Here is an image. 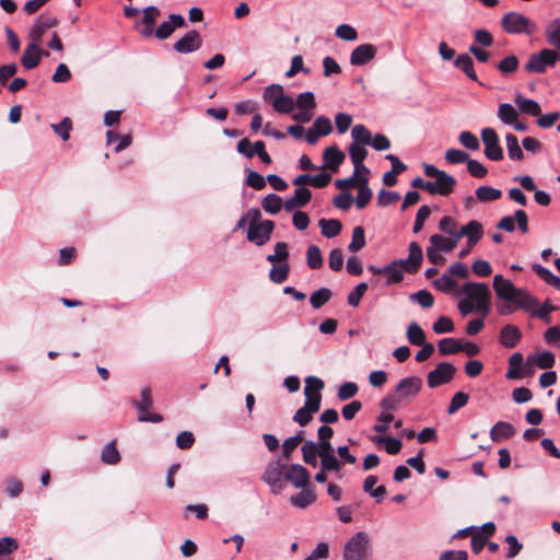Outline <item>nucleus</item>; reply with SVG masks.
<instances>
[{
	"mask_svg": "<svg viewBox=\"0 0 560 560\" xmlns=\"http://www.w3.org/2000/svg\"><path fill=\"white\" fill-rule=\"evenodd\" d=\"M325 166L331 172H337L346 155L336 145L328 147L323 154Z\"/></svg>",
	"mask_w": 560,
	"mask_h": 560,
	"instance_id": "29",
	"label": "nucleus"
},
{
	"mask_svg": "<svg viewBox=\"0 0 560 560\" xmlns=\"http://www.w3.org/2000/svg\"><path fill=\"white\" fill-rule=\"evenodd\" d=\"M410 301L420 304L424 308H429L434 303L433 295L425 289L419 290L409 296Z\"/></svg>",
	"mask_w": 560,
	"mask_h": 560,
	"instance_id": "60",
	"label": "nucleus"
},
{
	"mask_svg": "<svg viewBox=\"0 0 560 560\" xmlns=\"http://www.w3.org/2000/svg\"><path fill=\"white\" fill-rule=\"evenodd\" d=\"M423 259V253L420 245L411 242L409 245V255L405 259H395L394 261H401V271L413 273L417 272Z\"/></svg>",
	"mask_w": 560,
	"mask_h": 560,
	"instance_id": "19",
	"label": "nucleus"
},
{
	"mask_svg": "<svg viewBox=\"0 0 560 560\" xmlns=\"http://www.w3.org/2000/svg\"><path fill=\"white\" fill-rule=\"evenodd\" d=\"M515 222L517 223L518 230L522 233H527L529 231L528 217H527L526 212L522 209L516 210L514 212V215L503 217L498 222L497 228L511 233L515 230Z\"/></svg>",
	"mask_w": 560,
	"mask_h": 560,
	"instance_id": "16",
	"label": "nucleus"
},
{
	"mask_svg": "<svg viewBox=\"0 0 560 560\" xmlns=\"http://www.w3.org/2000/svg\"><path fill=\"white\" fill-rule=\"evenodd\" d=\"M143 16L141 21L136 24L135 28L143 37H152L153 31L155 30L156 20L161 14V11L155 5H149L142 10Z\"/></svg>",
	"mask_w": 560,
	"mask_h": 560,
	"instance_id": "12",
	"label": "nucleus"
},
{
	"mask_svg": "<svg viewBox=\"0 0 560 560\" xmlns=\"http://www.w3.org/2000/svg\"><path fill=\"white\" fill-rule=\"evenodd\" d=\"M352 143L369 144L372 133L364 125H355L351 130Z\"/></svg>",
	"mask_w": 560,
	"mask_h": 560,
	"instance_id": "55",
	"label": "nucleus"
},
{
	"mask_svg": "<svg viewBox=\"0 0 560 560\" xmlns=\"http://www.w3.org/2000/svg\"><path fill=\"white\" fill-rule=\"evenodd\" d=\"M376 52L377 49L374 45L361 44L351 51L350 63L357 67L365 66L375 58Z\"/></svg>",
	"mask_w": 560,
	"mask_h": 560,
	"instance_id": "20",
	"label": "nucleus"
},
{
	"mask_svg": "<svg viewBox=\"0 0 560 560\" xmlns=\"http://www.w3.org/2000/svg\"><path fill=\"white\" fill-rule=\"evenodd\" d=\"M372 545L365 532H357L343 545L342 560H370Z\"/></svg>",
	"mask_w": 560,
	"mask_h": 560,
	"instance_id": "2",
	"label": "nucleus"
},
{
	"mask_svg": "<svg viewBox=\"0 0 560 560\" xmlns=\"http://www.w3.org/2000/svg\"><path fill=\"white\" fill-rule=\"evenodd\" d=\"M284 471L285 464H282L280 459H275L267 465L262 474V480L270 487L271 492L276 495L280 494L285 488Z\"/></svg>",
	"mask_w": 560,
	"mask_h": 560,
	"instance_id": "5",
	"label": "nucleus"
},
{
	"mask_svg": "<svg viewBox=\"0 0 560 560\" xmlns=\"http://www.w3.org/2000/svg\"><path fill=\"white\" fill-rule=\"evenodd\" d=\"M303 431H299L295 435L285 439L282 443V456L285 459H289L291 453L298 447V445L303 441Z\"/></svg>",
	"mask_w": 560,
	"mask_h": 560,
	"instance_id": "50",
	"label": "nucleus"
},
{
	"mask_svg": "<svg viewBox=\"0 0 560 560\" xmlns=\"http://www.w3.org/2000/svg\"><path fill=\"white\" fill-rule=\"evenodd\" d=\"M514 101L522 113L530 115L533 117H537L540 115V105L535 100L525 98L521 94H516Z\"/></svg>",
	"mask_w": 560,
	"mask_h": 560,
	"instance_id": "32",
	"label": "nucleus"
},
{
	"mask_svg": "<svg viewBox=\"0 0 560 560\" xmlns=\"http://www.w3.org/2000/svg\"><path fill=\"white\" fill-rule=\"evenodd\" d=\"M505 141L509 158L512 161H522L524 159V153L520 147L516 136L513 133H506Z\"/></svg>",
	"mask_w": 560,
	"mask_h": 560,
	"instance_id": "37",
	"label": "nucleus"
},
{
	"mask_svg": "<svg viewBox=\"0 0 560 560\" xmlns=\"http://www.w3.org/2000/svg\"><path fill=\"white\" fill-rule=\"evenodd\" d=\"M401 261H392L388 265L382 267L383 275L386 277V284L392 285L399 283L404 279V272L401 271Z\"/></svg>",
	"mask_w": 560,
	"mask_h": 560,
	"instance_id": "30",
	"label": "nucleus"
},
{
	"mask_svg": "<svg viewBox=\"0 0 560 560\" xmlns=\"http://www.w3.org/2000/svg\"><path fill=\"white\" fill-rule=\"evenodd\" d=\"M366 144L351 143L349 147V155L354 166V175H358L360 170H363L365 174H369V168L363 164V161L368 156Z\"/></svg>",
	"mask_w": 560,
	"mask_h": 560,
	"instance_id": "27",
	"label": "nucleus"
},
{
	"mask_svg": "<svg viewBox=\"0 0 560 560\" xmlns=\"http://www.w3.org/2000/svg\"><path fill=\"white\" fill-rule=\"evenodd\" d=\"M301 451H302V455H303V460L307 465L316 467L317 466V457H319L318 450L316 447V443L313 441H306L302 445Z\"/></svg>",
	"mask_w": 560,
	"mask_h": 560,
	"instance_id": "42",
	"label": "nucleus"
},
{
	"mask_svg": "<svg viewBox=\"0 0 560 560\" xmlns=\"http://www.w3.org/2000/svg\"><path fill=\"white\" fill-rule=\"evenodd\" d=\"M492 285L497 298L506 302L498 306L499 314L510 315L516 310H523L545 323H550V313L556 310L553 305L546 302L540 306L538 300L526 289L515 287L512 281L504 279L502 275L494 276Z\"/></svg>",
	"mask_w": 560,
	"mask_h": 560,
	"instance_id": "1",
	"label": "nucleus"
},
{
	"mask_svg": "<svg viewBox=\"0 0 560 560\" xmlns=\"http://www.w3.org/2000/svg\"><path fill=\"white\" fill-rule=\"evenodd\" d=\"M407 339L413 346H422L425 342L424 331L416 322L408 326Z\"/></svg>",
	"mask_w": 560,
	"mask_h": 560,
	"instance_id": "44",
	"label": "nucleus"
},
{
	"mask_svg": "<svg viewBox=\"0 0 560 560\" xmlns=\"http://www.w3.org/2000/svg\"><path fill=\"white\" fill-rule=\"evenodd\" d=\"M522 339V331L515 325H505L499 334L500 343L508 349L515 348Z\"/></svg>",
	"mask_w": 560,
	"mask_h": 560,
	"instance_id": "26",
	"label": "nucleus"
},
{
	"mask_svg": "<svg viewBox=\"0 0 560 560\" xmlns=\"http://www.w3.org/2000/svg\"><path fill=\"white\" fill-rule=\"evenodd\" d=\"M481 140L485 144V155L490 161H501L503 159V150L497 131L493 128L486 127L481 130Z\"/></svg>",
	"mask_w": 560,
	"mask_h": 560,
	"instance_id": "9",
	"label": "nucleus"
},
{
	"mask_svg": "<svg viewBox=\"0 0 560 560\" xmlns=\"http://www.w3.org/2000/svg\"><path fill=\"white\" fill-rule=\"evenodd\" d=\"M422 388V380L419 376H407L401 378L395 388V394L402 404L411 402Z\"/></svg>",
	"mask_w": 560,
	"mask_h": 560,
	"instance_id": "8",
	"label": "nucleus"
},
{
	"mask_svg": "<svg viewBox=\"0 0 560 560\" xmlns=\"http://www.w3.org/2000/svg\"><path fill=\"white\" fill-rule=\"evenodd\" d=\"M555 354L548 350L536 353L535 358L532 359V364L534 363L541 370L551 369L555 365Z\"/></svg>",
	"mask_w": 560,
	"mask_h": 560,
	"instance_id": "46",
	"label": "nucleus"
},
{
	"mask_svg": "<svg viewBox=\"0 0 560 560\" xmlns=\"http://www.w3.org/2000/svg\"><path fill=\"white\" fill-rule=\"evenodd\" d=\"M458 141L468 150L476 151L480 147L479 139L470 131H462Z\"/></svg>",
	"mask_w": 560,
	"mask_h": 560,
	"instance_id": "64",
	"label": "nucleus"
},
{
	"mask_svg": "<svg viewBox=\"0 0 560 560\" xmlns=\"http://www.w3.org/2000/svg\"><path fill=\"white\" fill-rule=\"evenodd\" d=\"M462 294H465L466 299L469 301H475L476 311L482 312L485 315L488 313L491 293L486 283L466 282L462 285L460 290L455 293L456 296Z\"/></svg>",
	"mask_w": 560,
	"mask_h": 560,
	"instance_id": "3",
	"label": "nucleus"
},
{
	"mask_svg": "<svg viewBox=\"0 0 560 560\" xmlns=\"http://www.w3.org/2000/svg\"><path fill=\"white\" fill-rule=\"evenodd\" d=\"M517 67H518V59L514 55L503 58L497 66L498 70L502 74L513 73L514 71H516Z\"/></svg>",
	"mask_w": 560,
	"mask_h": 560,
	"instance_id": "63",
	"label": "nucleus"
},
{
	"mask_svg": "<svg viewBox=\"0 0 560 560\" xmlns=\"http://www.w3.org/2000/svg\"><path fill=\"white\" fill-rule=\"evenodd\" d=\"M359 387L354 382H345L341 384L337 392V397L339 400L345 401L358 394Z\"/></svg>",
	"mask_w": 560,
	"mask_h": 560,
	"instance_id": "59",
	"label": "nucleus"
},
{
	"mask_svg": "<svg viewBox=\"0 0 560 560\" xmlns=\"http://www.w3.org/2000/svg\"><path fill=\"white\" fill-rule=\"evenodd\" d=\"M518 117L517 110L513 107V105L509 103L500 104L498 107V118L504 124V125H512L515 122V120Z\"/></svg>",
	"mask_w": 560,
	"mask_h": 560,
	"instance_id": "40",
	"label": "nucleus"
},
{
	"mask_svg": "<svg viewBox=\"0 0 560 560\" xmlns=\"http://www.w3.org/2000/svg\"><path fill=\"white\" fill-rule=\"evenodd\" d=\"M311 474L300 464L285 465L284 482H291L295 488H304L310 485Z\"/></svg>",
	"mask_w": 560,
	"mask_h": 560,
	"instance_id": "17",
	"label": "nucleus"
},
{
	"mask_svg": "<svg viewBox=\"0 0 560 560\" xmlns=\"http://www.w3.org/2000/svg\"><path fill=\"white\" fill-rule=\"evenodd\" d=\"M283 95L284 91L280 84H270L265 88L262 93L265 102L270 103L271 105H273L275 100H279Z\"/></svg>",
	"mask_w": 560,
	"mask_h": 560,
	"instance_id": "62",
	"label": "nucleus"
},
{
	"mask_svg": "<svg viewBox=\"0 0 560 560\" xmlns=\"http://www.w3.org/2000/svg\"><path fill=\"white\" fill-rule=\"evenodd\" d=\"M509 369L505 374L508 380H520L524 376H530L534 371L532 369V357L527 358L524 364V357L521 352H515L509 358Z\"/></svg>",
	"mask_w": 560,
	"mask_h": 560,
	"instance_id": "11",
	"label": "nucleus"
},
{
	"mask_svg": "<svg viewBox=\"0 0 560 560\" xmlns=\"http://www.w3.org/2000/svg\"><path fill=\"white\" fill-rule=\"evenodd\" d=\"M456 185V179L444 171L435 177V186L439 189V195L448 196Z\"/></svg>",
	"mask_w": 560,
	"mask_h": 560,
	"instance_id": "33",
	"label": "nucleus"
},
{
	"mask_svg": "<svg viewBox=\"0 0 560 560\" xmlns=\"http://www.w3.org/2000/svg\"><path fill=\"white\" fill-rule=\"evenodd\" d=\"M560 60V55L549 48L541 49L538 54L529 56L525 70L532 73H545L548 67H553Z\"/></svg>",
	"mask_w": 560,
	"mask_h": 560,
	"instance_id": "6",
	"label": "nucleus"
},
{
	"mask_svg": "<svg viewBox=\"0 0 560 560\" xmlns=\"http://www.w3.org/2000/svg\"><path fill=\"white\" fill-rule=\"evenodd\" d=\"M438 348L442 355L455 354L460 351V341L455 338H443L439 341Z\"/></svg>",
	"mask_w": 560,
	"mask_h": 560,
	"instance_id": "48",
	"label": "nucleus"
},
{
	"mask_svg": "<svg viewBox=\"0 0 560 560\" xmlns=\"http://www.w3.org/2000/svg\"><path fill=\"white\" fill-rule=\"evenodd\" d=\"M324 382L316 376H307L305 380L304 395L305 399H307V395L310 397H314L316 395H320V390L324 388Z\"/></svg>",
	"mask_w": 560,
	"mask_h": 560,
	"instance_id": "51",
	"label": "nucleus"
},
{
	"mask_svg": "<svg viewBox=\"0 0 560 560\" xmlns=\"http://www.w3.org/2000/svg\"><path fill=\"white\" fill-rule=\"evenodd\" d=\"M365 234L364 229L362 226H355L352 231L351 242L348 246V249L351 253H357L361 250L365 246Z\"/></svg>",
	"mask_w": 560,
	"mask_h": 560,
	"instance_id": "49",
	"label": "nucleus"
},
{
	"mask_svg": "<svg viewBox=\"0 0 560 560\" xmlns=\"http://www.w3.org/2000/svg\"><path fill=\"white\" fill-rule=\"evenodd\" d=\"M322 234L327 238L337 236L342 229V225L337 219H320L318 222Z\"/></svg>",
	"mask_w": 560,
	"mask_h": 560,
	"instance_id": "36",
	"label": "nucleus"
},
{
	"mask_svg": "<svg viewBox=\"0 0 560 560\" xmlns=\"http://www.w3.org/2000/svg\"><path fill=\"white\" fill-rule=\"evenodd\" d=\"M282 206L284 207V201L277 194H269L261 201L262 209L269 214H277Z\"/></svg>",
	"mask_w": 560,
	"mask_h": 560,
	"instance_id": "39",
	"label": "nucleus"
},
{
	"mask_svg": "<svg viewBox=\"0 0 560 560\" xmlns=\"http://www.w3.org/2000/svg\"><path fill=\"white\" fill-rule=\"evenodd\" d=\"M294 106H295V103H294L293 98L285 94L283 96H281L279 100H275L273 105H272L273 109L280 114L292 113L294 109Z\"/></svg>",
	"mask_w": 560,
	"mask_h": 560,
	"instance_id": "58",
	"label": "nucleus"
},
{
	"mask_svg": "<svg viewBox=\"0 0 560 560\" xmlns=\"http://www.w3.org/2000/svg\"><path fill=\"white\" fill-rule=\"evenodd\" d=\"M515 433L514 427L510 422L498 421L490 430V438L493 442L510 439Z\"/></svg>",
	"mask_w": 560,
	"mask_h": 560,
	"instance_id": "31",
	"label": "nucleus"
},
{
	"mask_svg": "<svg viewBox=\"0 0 560 560\" xmlns=\"http://www.w3.org/2000/svg\"><path fill=\"white\" fill-rule=\"evenodd\" d=\"M457 243L458 240L445 237L441 234H433L430 237L431 247L443 253L452 252L456 247Z\"/></svg>",
	"mask_w": 560,
	"mask_h": 560,
	"instance_id": "34",
	"label": "nucleus"
},
{
	"mask_svg": "<svg viewBox=\"0 0 560 560\" xmlns=\"http://www.w3.org/2000/svg\"><path fill=\"white\" fill-rule=\"evenodd\" d=\"M51 129L57 133L63 141H67L70 137L72 129V121L69 117H65L59 124H52Z\"/></svg>",
	"mask_w": 560,
	"mask_h": 560,
	"instance_id": "61",
	"label": "nucleus"
},
{
	"mask_svg": "<svg viewBox=\"0 0 560 560\" xmlns=\"http://www.w3.org/2000/svg\"><path fill=\"white\" fill-rule=\"evenodd\" d=\"M503 30L510 34L525 33L533 35L537 31L535 22L517 12H508L501 20Z\"/></svg>",
	"mask_w": 560,
	"mask_h": 560,
	"instance_id": "4",
	"label": "nucleus"
},
{
	"mask_svg": "<svg viewBox=\"0 0 560 560\" xmlns=\"http://www.w3.org/2000/svg\"><path fill=\"white\" fill-rule=\"evenodd\" d=\"M186 25L185 19L183 15L177 13H172L168 15L167 21L161 23L154 31L153 36H155L160 40L167 39L176 28L184 27Z\"/></svg>",
	"mask_w": 560,
	"mask_h": 560,
	"instance_id": "18",
	"label": "nucleus"
},
{
	"mask_svg": "<svg viewBox=\"0 0 560 560\" xmlns=\"http://www.w3.org/2000/svg\"><path fill=\"white\" fill-rule=\"evenodd\" d=\"M373 441L377 444H384L385 451L390 455L398 454L402 447V443L398 439L392 436H375Z\"/></svg>",
	"mask_w": 560,
	"mask_h": 560,
	"instance_id": "45",
	"label": "nucleus"
},
{
	"mask_svg": "<svg viewBox=\"0 0 560 560\" xmlns=\"http://www.w3.org/2000/svg\"><path fill=\"white\" fill-rule=\"evenodd\" d=\"M456 373V368L450 362L438 363L434 370L427 376V384L430 388H436L450 383Z\"/></svg>",
	"mask_w": 560,
	"mask_h": 560,
	"instance_id": "10",
	"label": "nucleus"
},
{
	"mask_svg": "<svg viewBox=\"0 0 560 560\" xmlns=\"http://www.w3.org/2000/svg\"><path fill=\"white\" fill-rule=\"evenodd\" d=\"M331 290L328 288H320L314 291L310 296V303L313 308L317 310L325 305L331 299Z\"/></svg>",
	"mask_w": 560,
	"mask_h": 560,
	"instance_id": "43",
	"label": "nucleus"
},
{
	"mask_svg": "<svg viewBox=\"0 0 560 560\" xmlns=\"http://www.w3.org/2000/svg\"><path fill=\"white\" fill-rule=\"evenodd\" d=\"M433 285L436 290L443 293H451L456 287V281L451 275L444 273L433 281Z\"/></svg>",
	"mask_w": 560,
	"mask_h": 560,
	"instance_id": "54",
	"label": "nucleus"
},
{
	"mask_svg": "<svg viewBox=\"0 0 560 560\" xmlns=\"http://www.w3.org/2000/svg\"><path fill=\"white\" fill-rule=\"evenodd\" d=\"M300 489L301 491L291 495L289 501L292 506L304 510L316 502L317 495L310 485Z\"/></svg>",
	"mask_w": 560,
	"mask_h": 560,
	"instance_id": "25",
	"label": "nucleus"
},
{
	"mask_svg": "<svg viewBox=\"0 0 560 560\" xmlns=\"http://www.w3.org/2000/svg\"><path fill=\"white\" fill-rule=\"evenodd\" d=\"M475 194L480 202L495 201L502 197V191L491 186H480L476 189Z\"/></svg>",
	"mask_w": 560,
	"mask_h": 560,
	"instance_id": "38",
	"label": "nucleus"
},
{
	"mask_svg": "<svg viewBox=\"0 0 560 560\" xmlns=\"http://www.w3.org/2000/svg\"><path fill=\"white\" fill-rule=\"evenodd\" d=\"M320 458L322 469L325 471H334L339 474L342 468V463L331 453L325 454Z\"/></svg>",
	"mask_w": 560,
	"mask_h": 560,
	"instance_id": "56",
	"label": "nucleus"
},
{
	"mask_svg": "<svg viewBox=\"0 0 560 560\" xmlns=\"http://www.w3.org/2000/svg\"><path fill=\"white\" fill-rule=\"evenodd\" d=\"M273 229V221H261L258 225L248 228L247 240L257 246H262L270 240Z\"/></svg>",
	"mask_w": 560,
	"mask_h": 560,
	"instance_id": "13",
	"label": "nucleus"
},
{
	"mask_svg": "<svg viewBox=\"0 0 560 560\" xmlns=\"http://www.w3.org/2000/svg\"><path fill=\"white\" fill-rule=\"evenodd\" d=\"M312 198V191L306 187H299L294 190L293 196L284 200V210L292 212L298 208L305 207Z\"/></svg>",
	"mask_w": 560,
	"mask_h": 560,
	"instance_id": "22",
	"label": "nucleus"
},
{
	"mask_svg": "<svg viewBox=\"0 0 560 560\" xmlns=\"http://www.w3.org/2000/svg\"><path fill=\"white\" fill-rule=\"evenodd\" d=\"M469 400V395L464 392H457L453 395L447 408L448 415H454L460 408L465 407Z\"/></svg>",
	"mask_w": 560,
	"mask_h": 560,
	"instance_id": "57",
	"label": "nucleus"
},
{
	"mask_svg": "<svg viewBox=\"0 0 560 560\" xmlns=\"http://www.w3.org/2000/svg\"><path fill=\"white\" fill-rule=\"evenodd\" d=\"M102 462L108 465H116L120 460V454L116 448L115 442L107 443L102 450L101 454Z\"/></svg>",
	"mask_w": 560,
	"mask_h": 560,
	"instance_id": "47",
	"label": "nucleus"
},
{
	"mask_svg": "<svg viewBox=\"0 0 560 560\" xmlns=\"http://www.w3.org/2000/svg\"><path fill=\"white\" fill-rule=\"evenodd\" d=\"M202 46V38L198 31L190 30L174 43L173 49L179 54H191Z\"/></svg>",
	"mask_w": 560,
	"mask_h": 560,
	"instance_id": "14",
	"label": "nucleus"
},
{
	"mask_svg": "<svg viewBox=\"0 0 560 560\" xmlns=\"http://www.w3.org/2000/svg\"><path fill=\"white\" fill-rule=\"evenodd\" d=\"M43 55L44 51L38 43L32 42L25 47L21 63L25 69L32 70L39 65Z\"/></svg>",
	"mask_w": 560,
	"mask_h": 560,
	"instance_id": "24",
	"label": "nucleus"
},
{
	"mask_svg": "<svg viewBox=\"0 0 560 560\" xmlns=\"http://www.w3.org/2000/svg\"><path fill=\"white\" fill-rule=\"evenodd\" d=\"M533 270L548 284L560 291V278L553 275L549 269L539 264L533 265Z\"/></svg>",
	"mask_w": 560,
	"mask_h": 560,
	"instance_id": "41",
	"label": "nucleus"
},
{
	"mask_svg": "<svg viewBox=\"0 0 560 560\" xmlns=\"http://www.w3.org/2000/svg\"><path fill=\"white\" fill-rule=\"evenodd\" d=\"M483 229L482 224L476 220L469 221L463 225L456 234V240H460L463 236L467 237V245L474 247L482 237Z\"/></svg>",
	"mask_w": 560,
	"mask_h": 560,
	"instance_id": "21",
	"label": "nucleus"
},
{
	"mask_svg": "<svg viewBox=\"0 0 560 560\" xmlns=\"http://www.w3.org/2000/svg\"><path fill=\"white\" fill-rule=\"evenodd\" d=\"M306 262L311 269H319L323 266V257L318 246L311 245L306 250Z\"/></svg>",
	"mask_w": 560,
	"mask_h": 560,
	"instance_id": "52",
	"label": "nucleus"
},
{
	"mask_svg": "<svg viewBox=\"0 0 560 560\" xmlns=\"http://www.w3.org/2000/svg\"><path fill=\"white\" fill-rule=\"evenodd\" d=\"M320 401L322 395H316L314 397H310L307 395V399H305L304 406L300 408L293 416V421L296 422L300 427H305L308 424L313 418V413L319 410Z\"/></svg>",
	"mask_w": 560,
	"mask_h": 560,
	"instance_id": "15",
	"label": "nucleus"
},
{
	"mask_svg": "<svg viewBox=\"0 0 560 560\" xmlns=\"http://www.w3.org/2000/svg\"><path fill=\"white\" fill-rule=\"evenodd\" d=\"M358 195L354 199L358 209H363L368 206L372 198V190L369 187V178L366 176H359L357 178Z\"/></svg>",
	"mask_w": 560,
	"mask_h": 560,
	"instance_id": "28",
	"label": "nucleus"
},
{
	"mask_svg": "<svg viewBox=\"0 0 560 560\" xmlns=\"http://www.w3.org/2000/svg\"><path fill=\"white\" fill-rule=\"evenodd\" d=\"M132 404L139 413L138 421L152 423H160L163 421L162 415L149 412V409L153 405L150 387L142 388L140 400H133Z\"/></svg>",
	"mask_w": 560,
	"mask_h": 560,
	"instance_id": "7",
	"label": "nucleus"
},
{
	"mask_svg": "<svg viewBox=\"0 0 560 560\" xmlns=\"http://www.w3.org/2000/svg\"><path fill=\"white\" fill-rule=\"evenodd\" d=\"M57 24L58 21L56 18L40 15L31 27L28 37L32 42L39 43L45 32L55 27Z\"/></svg>",
	"mask_w": 560,
	"mask_h": 560,
	"instance_id": "23",
	"label": "nucleus"
},
{
	"mask_svg": "<svg viewBox=\"0 0 560 560\" xmlns=\"http://www.w3.org/2000/svg\"><path fill=\"white\" fill-rule=\"evenodd\" d=\"M454 66L460 69L470 80L477 81L472 58L467 54H460L454 61Z\"/></svg>",
	"mask_w": 560,
	"mask_h": 560,
	"instance_id": "35",
	"label": "nucleus"
},
{
	"mask_svg": "<svg viewBox=\"0 0 560 560\" xmlns=\"http://www.w3.org/2000/svg\"><path fill=\"white\" fill-rule=\"evenodd\" d=\"M290 266L288 262H282L277 267H272L269 272V278L272 282L280 284L288 279Z\"/></svg>",
	"mask_w": 560,
	"mask_h": 560,
	"instance_id": "53",
	"label": "nucleus"
}]
</instances>
